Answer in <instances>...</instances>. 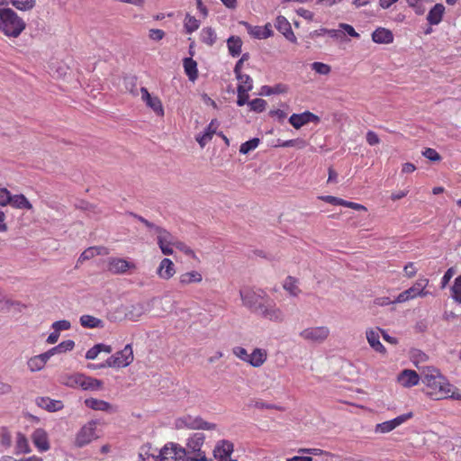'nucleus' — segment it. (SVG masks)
Wrapping results in <instances>:
<instances>
[{
    "label": "nucleus",
    "instance_id": "f3484780",
    "mask_svg": "<svg viewBox=\"0 0 461 461\" xmlns=\"http://www.w3.org/2000/svg\"><path fill=\"white\" fill-rule=\"evenodd\" d=\"M383 330L379 328L369 329L366 331V337L370 347L379 353H385V348L380 342V333Z\"/></svg>",
    "mask_w": 461,
    "mask_h": 461
},
{
    "label": "nucleus",
    "instance_id": "aec40b11",
    "mask_svg": "<svg viewBox=\"0 0 461 461\" xmlns=\"http://www.w3.org/2000/svg\"><path fill=\"white\" fill-rule=\"evenodd\" d=\"M32 440L40 451H47L50 449L48 434L43 429H37L32 435Z\"/></svg>",
    "mask_w": 461,
    "mask_h": 461
},
{
    "label": "nucleus",
    "instance_id": "864d4df0",
    "mask_svg": "<svg viewBox=\"0 0 461 461\" xmlns=\"http://www.w3.org/2000/svg\"><path fill=\"white\" fill-rule=\"evenodd\" d=\"M452 293L454 300L461 303V276L456 278L452 286Z\"/></svg>",
    "mask_w": 461,
    "mask_h": 461
},
{
    "label": "nucleus",
    "instance_id": "393cba45",
    "mask_svg": "<svg viewBox=\"0 0 461 461\" xmlns=\"http://www.w3.org/2000/svg\"><path fill=\"white\" fill-rule=\"evenodd\" d=\"M428 284H429L428 279H420L411 287H410L406 291L411 299H414L417 296L425 297V296L430 294L429 292L425 290Z\"/></svg>",
    "mask_w": 461,
    "mask_h": 461
},
{
    "label": "nucleus",
    "instance_id": "3c124183",
    "mask_svg": "<svg viewBox=\"0 0 461 461\" xmlns=\"http://www.w3.org/2000/svg\"><path fill=\"white\" fill-rule=\"evenodd\" d=\"M175 247L180 251L184 252L186 256H189L194 259H198L194 251L184 242L176 240Z\"/></svg>",
    "mask_w": 461,
    "mask_h": 461
},
{
    "label": "nucleus",
    "instance_id": "6e6552de",
    "mask_svg": "<svg viewBox=\"0 0 461 461\" xmlns=\"http://www.w3.org/2000/svg\"><path fill=\"white\" fill-rule=\"evenodd\" d=\"M160 461H184L186 449L176 443L166 444L159 452Z\"/></svg>",
    "mask_w": 461,
    "mask_h": 461
},
{
    "label": "nucleus",
    "instance_id": "20e7f679",
    "mask_svg": "<svg viewBox=\"0 0 461 461\" xmlns=\"http://www.w3.org/2000/svg\"><path fill=\"white\" fill-rule=\"evenodd\" d=\"M243 305L258 313L261 306L269 299L262 291L244 289L240 292Z\"/></svg>",
    "mask_w": 461,
    "mask_h": 461
},
{
    "label": "nucleus",
    "instance_id": "473e14b6",
    "mask_svg": "<svg viewBox=\"0 0 461 461\" xmlns=\"http://www.w3.org/2000/svg\"><path fill=\"white\" fill-rule=\"evenodd\" d=\"M108 253V249L104 247H90L83 251L78 258V262L82 263L93 258L96 255H107Z\"/></svg>",
    "mask_w": 461,
    "mask_h": 461
},
{
    "label": "nucleus",
    "instance_id": "f8f14e48",
    "mask_svg": "<svg viewBox=\"0 0 461 461\" xmlns=\"http://www.w3.org/2000/svg\"><path fill=\"white\" fill-rule=\"evenodd\" d=\"M140 93L141 100L149 109H151L158 116H164L165 112L163 104L158 96L151 95L146 87H140Z\"/></svg>",
    "mask_w": 461,
    "mask_h": 461
},
{
    "label": "nucleus",
    "instance_id": "774afa93",
    "mask_svg": "<svg viewBox=\"0 0 461 461\" xmlns=\"http://www.w3.org/2000/svg\"><path fill=\"white\" fill-rule=\"evenodd\" d=\"M403 271H404L405 276H407L408 278H411L416 275L417 268L415 267L414 263L410 262L404 267Z\"/></svg>",
    "mask_w": 461,
    "mask_h": 461
},
{
    "label": "nucleus",
    "instance_id": "37998d69",
    "mask_svg": "<svg viewBox=\"0 0 461 461\" xmlns=\"http://www.w3.org/2000/svg\"><path fill=\"white\" fill-rule=\"evenodd\" d=\"M75 342L71 339L62 341L58 346L50 348L49 351L51 354V356H54L55 354L64 353L67 351H70L74 348Z\"/></svg>",
    "mask_w": 461,
    "mask_h": 461
},
{
    "label": "nucleus",
    "instance_id": "5fc2aeb1",
    "mask_svg": "<svg viewBox=\"0 0 461 461\" xmlns=\"http://www.w3.org/2000/svg\"><path fill=\"white\" fill-rule=\"evenodd\" d=\"M12 194L5 187H0V206H7L10 203Z\"/></svg>",
    "mask_w": 461,
    "mask_h": 461
},
{
    "label": "nucleus",
    "instance_id": "b1692460",
    "mask_svg": "<svg viewBox=\"0 0 461 461\" xmlns=\"http://www.w3.org/2000/svg\"><path fill=\"white\" fill-rule=\"evenodd\" d=\"M85 404L93 410L95 411H102L105 412H115L116 409L108 402H105L104 400H99L95 398H88L85 400Z\"/></svg>",
    "mask_w": 461,
    "mask_h": 461
},
{
    "label": "nucleus",
    "instance_id": "338daca9",
    "mask_svg": "<svg viewBox=\"0 0 461 461\" xmlns=\"http://www.w3.org/2000/svg\"><path fill=\"white\" fill-rule=\"evenodd\" d=\"M165 32L160 29H151L149 32V39L153 41H160L163 39Z\"/></svg>",
    "mask_w": 461,
    "mask_h": 461
},
{
    "label": "nucleus",
    "instance_id": "e433bc0d",
    "mask_svg": "<svg viewBox=\"0 0 461 461\" xmlns=\"http://www.w3.org/2000/svg\"><path fill=\"white\" fill-rule=\"evenodd\" d=\"M197 63L192 58L184 59V68L186 75L191 81H194L198 77Z\"/></svg>",
    "mask_w": 461,
    "mask_h": 461
},
{
    "label": "nucleus",
    "instance_id": "0e129e2a",
    "mask_svg": "<svg viewBox=\"0 0 461 461\" xmlns=\"http://www.w3.org/2000/svg\"><path fill=\"white\" fill-rule=\"evenodd\" d=\"M13 392L14 388L10 384L0 380V395H9Z\"/></svg>",
    "mask_w": 461,
    "mask_h": 461
},
{
    "label": "nucleus",
    "instance_id": "c85d7f7f",
    "mask_svg": "<svg viewBox=\"0 0 461 461\" xmlns=\"http://www.w3.org/2000/svg\"><path fill=\"white\" fill-rule=\"evenodd\" d=\"M126 312V304H120L110 310L106 314V318L112 322H119L124 320H128Z\"/></svg>",
    "mask_w": 461,
    "mask_h": 461
},
{
    "label": "nucleus",
    "instance_id": "72a5a7b5",
    "mask_svg": "<svg viewBox=\"0 0 461 461\" xmlns=\"http://www.w3.org/2000/svg\"><path fill=\"white\" fill-rule=\"evenodd\" d=\"M79 387L82 388L83 390H98L102 387L103 384V382L101 380L86 376L84 375H81V377H79Z\"/></svg>",
    "mask_w": 461,
    "mask_h": 461
},
{
    "label": "nucleus",
    "instance_id": "8fccbe9b",
    "mask_svg": "<svg viewBox=\"0 0 461 461\" xmlns=\"http://www.w3.org/2000/svg\"><path fill=\"white\" fill-rule=\"evenodd\" d=\"M311 66L312 69L319 75L327 76L331 71L330 66L322 62H313Z\"/></svg>",
    "mask_w": 461,
    "mask_h": 461
},
{
    "label": "nucleus",
    "instance_id": "c756f323",
    "mask_svg": "<svg viewBox=\"0 0 461 461\" xmlns=\"http://www.w3.org/2000/svg\"><path fill=\"white\" fill-rule=\"evenodd\" d=\"M204 442V435L201 432L194 433L192 437L188 438L187 441V452L195 453L202 452L201 447Z\"/></svg>",
    "mask_w": 461,
    "mask_h": 461
},
{
    "label": "nucleus",
    "instance_id": "58836bf2",
    "mask_svg": "<svg viewBox=\"0 0 461 461\" xmlns=\"http://www.w3.org/2000/svg\"><path fill=\"white\" fill-rule=\"evenodd\" d=\"M283 287L292 296H297L301 293V290L298 285V280L292 276L286 277L283 284Z\"/></svg>",
    "mask_w": 461,
    "mask_h": 461
},
{
    "label": "nucleus",
    "instance_id": "ea45409f",
    "mask_svg": "<svg viewBox=\"0 0 461 461\" xmlns=\"http://www.w3.org/2000/svg\"><path fill=\"white\" fill-rule=\"evenodd\" d=\"M229 51L231 56H239L241 52L242 41L240 37L231 36L227 41Z\"/></svg>",
    "mask_w": 461,
    "mask_h": 461
},
{
    "label": "nucleus",
    "instance_id": "2eb2a0df",
    "mask_svg": "<svg viewBox=\"0 0 461 461\" xmlns=\"http://www.w3.org/2000/svg\"><path fill=\"white\" fill-rule=\"evenodd\" d=\"M233 452V444L228 440H221L213 449V455L219 461H236L230 459Z\"/></svg>",
    "mask_w": 461,
    "mask_h": 461
},
{
    "label": "nucleus",
    "instance_id": "a211bd4d",
    "mask_svg": "<svg viewBox=\"0 0 461 461\" xmlns=\"http://www.w3.org/2000/svg\"><path fill=\"white\" fill-rule=\"evenodd\" d=\"M50 351H46L42 354L32 357L27 361V366L31 372H38L44 368L48 360L51 357Z\"/></svg>",
    "mask_w": 461,
    "mask_h": 461
},
{
    "label": "nucleus",
    "instance_id": "9d476101",
    "mask_svg": "<svg viewBox=\"0 0 461 461\" xmlns=\"http://www.w3.org/2000/svg\"><path fill=\"white\" fill-rule=\"evenodd\" d=\"M96 422L92 420L85 424L76 436L75 444L77 447H81L89 444L94 439L97 438L96 435Z\"/></svg>",
    "mask_w": 461,
    "mask_h": 461
},
{
    "label": "nucleus",
    "instance_id": "7c9ffc66",
    "mask_svg": "<svg viewBox=\"0 0 461 461\" xmlns=\"http://www.w3.org/2000/svg\"><path fill=\"white\" fill-rule=\"evenodd\" d=\"M445 13V6L442 4H436L429 12L427 20L431 25L438 24Z\"/></svg>",
    "mask_w": 461,
    "mask_h": 461
},
{
    "label": "nucleus",
    "instance_id": "5701e85b",
    "mask_svg": "<svg viewBox=\"0 0 461 461\" xmlns=\"http://www.w3.org/2000/svg\"><path fill=\"white\" fill-rule=\"evenodd\" d=\"M218 126V121L213 119L205 129L203 134L197 135L195 137V140L201 148H204V146L212 139L213 135L216 133Z\"/></svg>",
    "mask_w": 461,
    "mask_h": 461
},
{
    "label": "nucleus",
    "instance_id": "a18cd8bd",
    "mask_svg": "<svg viewBox=\"0 0 461 461\" xmlns=\"http://www.w3.org/2000/svg\"><path fill=\"white\" fill-rule=\"evenodd\" d=\"M250 33L258 39H267L272 35V30L269 25L264 27L256 26L251 29Z\"/></svg>",
    "mask_w": 461,
    "mask_h": 461
},
{
    "label": "nucleus",
    "instance_id": "4468645a",
    "mask_svg": "<svg viewBox=\"0 0 461 461\" xmlns=\"http://www.w3.org/2000/svg\"><path fill=\"white\" fill-rule=\"evenodd\" d=\"M131 268H135V265L123 258H110L107 261V270L114 275L124 274Z\"/></svg>",
    "mask_w": 461,
    "mask_h": 461
},
{
    "label": "nucleus",
    "instance_id": "f03ea898",
    "mask_svg": "<svg viewBox=\"0 0 461 461\" xmlns=\"http://www.w3.org/2000/svg\"><path fill=\"white\" fill-rule=\"evenodd\" d=\"M25 27V22L13 9L0 8V33L9 38H17Z\"/></svg>",
    "mask_w": 461,
    "mask_h": 461
},
{
    "label": "nucleus",
    "instance_id": "49530a36",
    "mask_svg": "<svg viewBox=\"0 0 461 461\" xmlns=\"http://www.w3.org/2000/svg\"><path fill=\"white\" fill-rule=\"evenodd\" d=\"M200 22L194 16L186 14L185 18V29L186 32L192 33L199 28Z\"/></svg>",
    "mask_w": 461,
    "mask_h": 461
},
{
    "label": "nucleus",
    "instance_id": "6e6d98bb",
    "mask_svg": "<svg viewBox=\"0 0 461 461\" xmlns=\"http://www.w3.org/2000/svg\"><path fill=\"white\" fill-rule=\"evenodd\" d=\"M263 89L266 91V95L283 94L287 92V86L285 85H276L274 87L264 86Z\"/></svg>",
    "mask_w": 461,
    "mask_h": 461
},
{
    "label": "nucleus",
    "instance_id": "1a4fd4ad",
    "mask_svg": "<svg viewBox=\"0 0 461 461\" xmlns=\"http://www.w3.org/2000/svg\"><path fill=\"white\" fill-rule=\"evenodd\" d=\"M154 299L126 304L128 320L138 321L143 315L149 313L153 306Z\"/></svg>",
    "mask_w": 461,
    "mask_h": 461
},
{
    "label": "nucleus",
    "instance_id": "603ef678",
    "mask_svg": "<svg viewBox=\"0 0 461 461\" xmlns=\"http://www.w3.org/2000/svg\"><path fill=\"white\" fill-rule=\"evenodd\" d=\"M250 109L252 111L260 113L263 112L266 108L267 102L264 99L257 98L249 103Z\"/></svg>",
    "mask_w": 461,
    "mask_h": 461
},
{
    "label": "nucleus",
    "instance_id": "f257e3e1",
    "mask_svg": "<svg viewBox=\"0 0 461 461\" xmlns=\"http://www.w3.org/2000/svg\"><path fill=\"white\" fill-rule=\"evenodd\" d=\"M421 382L427 386V393L435 399L447 398L450 396V384L440 372L433 366L419 367Z\"/></svg>",
    "mask_w": 461,
    "mask_h": 461
},
{
    "label": "nucleus",
    "instance_id": "69168bd1",
    "mask_svg": "<svg viewBox=\"0 0 461 461\" xmlns=\"http://www.w3.org/2000/svg\"><path fill=\"white\" fill-rule=\"evenodd\" d=\"M339 27L347 32L349 36L359 38V33H357L351 25L348 23H339Z\"/></svg>",
    "mask_w": 461,
    "mask_h": 461
},
{
    "label": "nucleus",
    "instance_id": "09e8293b",
    "mask_svg": "<svg viewBox=\"0 0 461 461\" xmlns=\"http://www.w3.org/2000/svg\"><path fill=\"white\" fill-rule=\"evenodd\" d=\"M249 91V86L244 87L242 86H238L237 92H238V100L237 104L239 106H243L245 104L248 103L249 95L248 92Z\"/></svg>",
    "mask_w": 461,
    "mask_h": 461
},
{
    "label": "nucleus",
    "instance_id": "bb28decb",
    "mask_svg": "<svg viewBox=\"0 0 461 461\" xmlns=\"http://www.w3.org/2000/svg\"><path fill=\"white\" fill-rule=\"evenodd\" d=\"M157 273L158 276L162 279H170L176 274L174 263L172 262V260L169 258L162 259Z\"/></svg>",
    "mask_w": 461,
    "mask_h": 461
},
{
    "label": "nucleus",
    "instance_id": "de8ad7c7",
    "mask_svg": "<svg viewBox=\"0 0 461 461\" xmlns=\"http://www.w3.org/2000/svg\"><path fill=\"white\" fill-rule=\"evenodd\" d=\"M259 139L258 138H253L244 143H242L240 147V152L241 154H248L249 151L254 150L258 148L259 144Z\"/></svg>",
    "mask_w": 461,
    "mask_h": 461
},
{
    "label": "nucleus",
    "instance_id": "680f3d73",
    "mask_svg": "<svg viewBox=\"0 0 461 461\" xmlns=\"http://www.w3.org/2000/svg\"><path fill=\"white\" fill-rule=\"evenodd\" d=\"M422 155L429 159L430 161H439L441 159V156L434 149L430 148L425 149L422 152Z\"/></svg>",
    "mask_w": 461,
    "mask_h": 461
},
{
    "label": "nucleus",
    "instance_id": "79ce46f5",
    "mask_svg": "<svg viewBox=\"0 0 461 461\" xmlns=\"http://www.w3.org/2000/svg\"><path fill=\"white\" fill-rule=\"evenodd\" d=\"M201 40L208 46H212L217 39L216 33L211 27L203 28L201 32Z\"/></svg>",
    "mask_w": 461,
    "mask_h": 461
},
{
    "label": "nucleus",
    "instance_id": "6ab92c4d",
    "mask_svg": "<svg viewBox=\"0 0 461 461\" xmlns=\"http://www.w3.org/2000/svg\"><path fill=\"white\" fill-rule=\"evenodd\" d=\"M319 118L317 115L313 114L311 112H304L303 113H294L289 118V122L295 128L300 129L302 126L305 125L310 122L318 121Z\"/></svg>",
    "mask_w": 461,
    "mask_h": 461
},
{
    "label": "nucleus",
    "instance_id": "4c0bfd02",
    "mask_svg": "<svg viewBox=\"0 0 461 461\" xmlns=\"http://www.w3.org/2000/svg\"><path fill=\"white\" fill-rule=\"evenodd\" d=\"M9 0H0V5H5ZM11 4L18 10L27 11L33 8L35 0H10Z\"/></svg>",
    "mask_w": 461,
    "mask_h": 461
},
{
    "label": "nucleus",
    "instance_id": "423d86ee",
    "mask_svg": "<svg viewBox=\"0 0 461 461\" xmlns=\"http://www.w3.org/2000/svg\"><path fill=\"white\" fill-rule=\"evenodd\" d=\"M133 361V351L131 344H128L124 347V348L116 354L111 356L105 362V364L102 365V367H126Z\"/></svg>",
    "mask_w": 461,
    "mask_h": 461
},
{
    "label": "nucleus",
    "instance_id": "7ed1b4c3",
    "mask_svg": "<svg viewBox=\"0 0 461 461\" xmlns=\"http://www.w3.org/2000/svg\"><path fill=\"white\" fill-rule=\"evenodd\" d=\"M175 427L176 429H217V425L215 423L205 421L199 416L193 417L191 415H186L176 419L175 421Z\"/></svg>",
    "mask_w": 461,
    "mask_h": 461
},
{
    "label": "nucleus",
    "instance_id": "052dcab7",
    "mask_svg": "<svg viewBox=\"0 0 461 461\" xmlns=\"http://www.w3.org/2000/svg\"><path fill=\"white\" fill-rule=\"evenodd\" d=\"M70 327H71V324L67 320L57 321L53 322V324H52V328L54 329V330L59 332V333L61 330H69Z\"/></svg>",
    "mask_w": 461,
    "mask_h": 461
},
{
    "label": "nucleus",
    "instance_id": "dca6fc26",
    "mask_svg": "<svg viewBox=\"0 0 461 461\" xmlns=\"http://www.w3.org/2000/svg\"><path fill=\"white\" fill-rule=\"evenodd\" d=\"M420 380H421L420 374L411 369L402 370L397 376L398 383L406 388L418 384Z\"/></svg>",
    "mask_w": 461,
    "mask_h": 461
},
{
    "label": "nucleus",
    "instance_id": "c03bdc74",
    "mask_svg": "<svg viewBox=\"0 0 461 461\" xmlns=\"http://www.w3.org/2000/svg\"><path fill=\"white\" fill-rule=\"evenodd\" d=\"M81 374L64 375L60 377V383L69 387H79Z\"/></svg>",
    "mask_w": 461,
    "mask_h": 461
},
{
    "label": "nucleus",
    "instance_id": "c9c22d12",
    "mask_svg": "<svg viewBox=\"0 0 461 461\" xmlns=\"http://www.w3.org/2000/svg\"><path fill=\"white\" fill-rule=\"evenodd\" d=\"M202 280V275L197 271L186 272L179 276V282L182 285H187L193 283H200Z\"/></svg>",
    "mask_w": 461,
    "mask_h": 461
},
{
    "label": "nucleus",
    "instance_id": "0eeeda50",
    "mask_svg": "<svg viewBox=\"0 0 461 461\" xmlns=\"http://www.w3.org/2000/svg\"><path fill=\"white\" fill-rule=\"evenodd\" d=\"M257 314L276 323H281L285 319L284 312L270 298L261 306Z\"/></svg>",
    "mask_w": 461,
    "mask_h": 461
},
{
    "label": "nucleus",
    "instance_id": "ddd939ff",
    "mask_svg": "<svg viewBox=\"0 0 461 461\" xmlns=\"http://www.w3.org/2000/svg\"><path fill=\"white\" fill-rule=\"evenodd\" d=\"M412 417V412L400 415L391 420H387L375 425V432L377 434H385L393 430L395 428L405 422Z\"/></svg>",
    "mask_w": 461,
    "mask_h": 461
},
{
    "label": "nucleus",
    "instance_id": "4d7b16f0",
    "mask_svg": "<svg viewBox=\"0 0 461 461\" xmlns=\"http://www.w3.org/2000/svg\"><path fill=\"white\" fill-rule=\"evenodd\" d=\"M184 461H208L204 452L190 453L186 451V456Z\"/></svg>",
    "mask_w": 461,
    "mask_h": 461
},
{
    "label": "nucleus",
    "instance_id": "e2e57ef3",
    "mask_svg": "<svg viewBox=\"0 0 461 461\" xmlns=\"http://www.w3.org/2000/svg\"><path fill=\"white\" fill-rule=\"evenodd\" d=\"M280 147H293L297 146L300 149H303L306 146V142L303 140H289L286 141H284L283 143L279 144Z\"/></svg>",
    "mask_w": 461,
    "mask_h": 461
},
{
    "label": "nucleus",
    "instance_id": "4be33fe9",
    "mask_svg": "<svg viewBox=\"0 0 461 461\" xmlns=\"http://www.w3.org/2000/svg\"><path fill=\"white\" fill-rule=\"evenodd\" d=\"M36 404L50 412L58 411L63 409L64 404L59 400H53L49 397H38L35 400Z\"/></svg>",
    "mask_w": 461,
    "mask_h": 461
},
{
    "label": "nucleus",
    "instance_id": "412c9836",
    "mask_svg": "<svg viewBox=\"0 0 461 461\" xmlns=\"http://www.w3.org/2000/svg\"><path fill=\"white\" fill-rule=\"evenodd\" d=\"M276 28L291 42H296V37L291 28L290 23L284 16H278Z\"/></svg>",
    "mask_w": 461,
    "mask_h": 461
},
{
    "label": "nucleus",
    "instance_id": "9b49d317",
    "mask_svg": "<svg viewBox=\"0 0 461 461\" xmlns=\"http://www.w3.org/2000/svg\"><path fill=\"white\" fill-rule=\"evenodd\" d=\"M157 240L161 252L164 255H172L174 250L172 247H175L176 239L167 230L163 228H156Z\"/></svg>",
    "mask_w": 461,
    "mask_h": 461
},
{
    "label": "nucleus",
    "instance_id": "cd10ccee",
    "mask_svg": "<svg viewBox=\"0 0 461 461\" xmlns=\"http://www.w3.org/2000/svg\"><path fill=\"white\" fill-rule=\"evenodd\" d=\"M372 40L375 43L389 44L393 41V34L390 30L380 27L372 33Z\"/></svg>",
    "mask_w": 461,
    "mask_h": 461
},
{
    "label": "nucleus",
    "instance_id": "a19ab883",
    "mask_svg": "<svg viewBox=\"0 0 461 461\" xmlns=\"http://www.w3.org/2000/svg\"><path fill=\"white\" fill-rule=\"evenodd\" d=\"M15 448L17 454H26L31 451L27 438L21 432L16 435Z\"/></svg>",
    "mask_w": 461,
    "mask_h": 461
},
{
    "label": "nucleus",
    "instance_id": "39448f33",
    "mask_svg": "<svg viewBox=\"0 0 461 461\" xmlns=\"http://www.w3.org/2000/svg\"><path fill=\"white\" fill-rule=\"evenodd\" d=\"M302 339L312 344H321L330 336V329L326 326L308 327L300 331Z\"/></svg>",
    "mask_w": 461,
    "mask_h": 461
},
{
    "label": "nucleus",
    "instance_id": "2f4dec72",
    "mask_svg": "<svg viewBox=\"0 0 461 461\" xmlns=\"http://www.w3.org/2000/svg\"><path fill=\"white\" fill-rule=\"evenodd\" d=\"M80 324L84 328L87 329H95L99 328L103 329L104 328V322L103 320L96 318L93 315L89 314H84L79 319Z\"/></svg>",
    "mask_w": 461,
    "mask_h": 461
},
{
    "label": "nucleus",
    "instance_id": "a878e982",
    "mask_svg": "<svg viewBox=\"0 0 461 461\" xmlns=\"http://www.w3.org/2000/svg\"><path fill=\"white\" fill-rule=\"evenodd\" d=\"M267 350L257 348L249 354L247 363L253 367H260L267 361Z\"/></svg>",
    "mask_w": 461,
    "mask_h": 461
},
{
    "label": "nucleus",
    "instance_id": "bf43d9fd",
    "mask_svg": "<svg viewBox=\"0 0 461 461\" xmlns=\"http://www.w3.org/2000/svg\"><path fill=\"white\" fill-rule=\"evenodd\" d=\"M232 353L239 359H240V360L244 361L245 363H247V361L249 359V354L248 353V351L244 348H242V347H234L232 348Z\"/></svg>",
    "mask_w": 461,
    "mask_h": 461
},
{
    "label": "nucleus",
    "instance_id": "13d9d810",
    "mask_svg": "<svg viewBox=\"0 0 461 461\" xmlns=\"http://www.w3.org/2000/svg\"><path fill=\"white\" fill-rule=\"evenodd\" d=\"M320 200L329 203L333 205H342L344 206V199L333 196V195H321L318 197Z\"/></svg>",
    "mask_w": 461,
    "mask_h": 461
},
{
    "label": "nucleus",
    "instance_id": "f704fd0d",
    "mask_svg": "<svg viewBox=\"0 0 461 461\" xmlns=\"http://www.w3.org/2000/svg\"><path fill=\"white\" fill-rule=\"evenodd\" d=\"M12 207L15 209H32V204L23 194H12L11 201L9 203Z\"/></svg>",
    "mask_w": 461,
    "mask_h": 461
}]
</instances>
